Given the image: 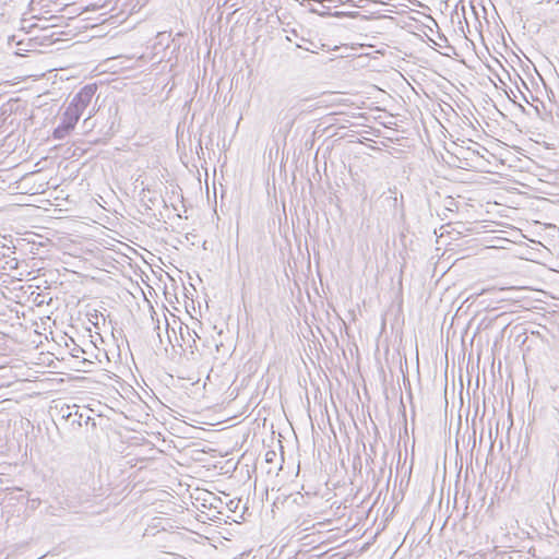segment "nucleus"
<instances>
[{
  "label": "nucleus",
  "mask_w": 559,
  "mask_h": 559,
  "mask_svg": "<svg viewBox=\"0 0 559 559\" xmlns=\"http://www.w3.org/2000/svg\"><path fill=\"white\" fill-rule=\"evenodd\" d=\"M97 91L96 84H87L83 86L71 99L69 106L73 109H78V112L82 116L83 111L91 104L95 93Z\"/></svg>",
  "instance_id": "1"
},
{
  "label": "nucleus",
  "mask_w": 559,
  "mask_h": 559,
  "mask_svg": "<svg viewBox=\"0 0 559 559\" xmlns=\"http://www.w3.org/2000/svg\"><path fill=\"white\" fill-rule=\"evenodd\" d=\"M80 117L81 115L78 112V109H73L68 105L64 112L62 114L61 121L74 128Z\"/></svg>",
  "instance_id": "2"
},
{
  "label": "nucleus",
  "mask_w": 559,
  "mask_h": 559,
  "mask_svg": "<svg viewBox=\"0 0 559 559\" xmlns=\"http://www.w3.org/2000/svg\"><path fill=\"white\" fill-rule=\"evenodd\" d=\"M74 128H72L71 126H68L67 123L61 121L60 124L53 130L52 136L56 140H63L70 134V132Z\"/></svg>",
  "instance_id": "3"
},
{
  "label": "nucleus",
  "mask_w": 559,
  "mask_h": 559,
  "mask_svg": "<svg viewBox=\"0 0 559 559\" xmlns=\"http://www.w3.org/2000/svg\"><path fill=\"white\" fill-rule=\"evenodd\" d=\"M538 492L540 495L539 501L545 503L546 506H549L550 500L554 501V499H555L554 495H551V492L549 490V485L546 487H540Z\"/></svg>",
  "instance_id": "4"
},
{
  "label": "nucleus",
  "mask_w": 559,
  "mask_h": 559,
  "mask_svg": "<svg viewBox=\"0 0 559 559\" xmlns=\"http://www.w3.org/2000/svg\"><path fill=\"white\" fill-rule=\"evenodd\" d=\"M7 263L10 264V269H15L17 266V261L15 259H12Z\"/></svg>",
  "instance_id": "5"
},
{
  "label": "nucleus",
  "mask_w": 559,
  "mask_h": 559,
  "mask_svg": "<svg viewBox=\"0 0 559 559\" xmlns=\"http://www.w3.org/2000/svg\"><path fill=\"white\" fill-rule=\"evenodd\" d=\"M98 318V313L97 311H95L94 314H91V318H90V321L93 322L94 324H97L94 320H96Z\"/></svg>",
  "instance_id": "6"
},
{
  "label": "nucleus",
  "mask_w": 559,
  "mask_h": 559,
  "mask_svg": "<svg viewBox=\"0 0 559 559\" xmlns=\"http://www.w3.org/2000/svg\"><path fill=\"white\" fill-rule=\"evenodd\" d=\"M94 112H95L94 110H92V111L90 112L88 117H87V118H85V120H84V124H86V123H87V121H88V120H90V118L94 115Z\"/></svg>",
  "instance_id": "7"
},
{
  "label": "nucleus",
  "mask_w": 559,
  "mask_h": 559,
  "mask_svg": "<svg viewBox=\"0 0 559 559\" xmlns=\"http://www.w3.org/2000/svg\"><path fill=\"white\" fill-rule=\"evenodd\" d=\"M471 154H472V155H477V156H478V155H479V152H478V151L473 150V151H471Z\"/></svg>",
  "instance_id": "8"
},
{
  "label": "nucleus",
  "mask_w": 559,
  "mask_h": 559,
  "mask_svg": "<svg viewBox=\"0 0 559 559\" xmlns=\"http://www.w3.org/2000/svg\"><path fill=\"white\" fill-rule=\"evenodd\" d=\"M185 331L187 332V334L190 336V329L189 326H186Z\"/></svg>",
  "instance_id": "9"
},
{
  "label": "nucleus",
  "mask_w": 559,
  "mask_h": 559,
  "mask_svg": "<svg viewBox=\"0 0 559 559\" xmlns=\"http://www.w3.org/2000/svg\"><path fill=\"white\" fill-rule=\"evenodd\" d=\"M183 333H185L183 329H180V335H181L182 338H183Z\"/></svg>",
  "instance_id": "10"
},
{
  "label": "nucleus",
  "mask_w": 559,
  "mask_h": 559,
  "mask_svg": "<svg viewBox=\"0 0 559 559\" xmlns=\"http://www.w3.org/2000/svg\"><path fill=\"white\" fill-rule=\"evenodd\" d=\"M36 0H33V3L35 2Z\"/></svg>",
  "instance_id": "11"
}]
</instances>
